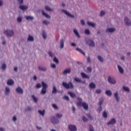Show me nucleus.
<instances>
[{
	"label": "nucleus",
	"instance_id": "22",
	"mask_svg": "<svg viewBox=\"0 0 131 131\" xmlns=\"http://www.w3.org/2000/svg\"><path fill=\"white\" fill-rule=\"evenodd\" d=\"M25 18L28 21H33L34 20V17L32 16H26Z\"/></svg>",
	"mask_w": 131,
	"mask_h": 131
},
{
	"label": "nucleus",
	"instance_id": "34",
	"mask_svg": "<svg viewBox=\"0 0 131 131\" xmlns=\"http://www.w3.org/2000/svg\"><path fill=\"white\" fill-rule=\"evenodd\" d=\"M45 9L48 12H53V11H54V10H53V9L50 8V6H45Z\"/></svg>",
	"mask_w": 131,
	"mask_h": 131
},
{
	"label": "nucleus",
	"instance_id": "51",
	"mask_svg": "<svg viewBox=\"0 0 131 131\" xmlns=\"http://www.w3.org/2000/svg\"><path fill=\"white\" fill-rule=\"evenodd\" d=\"M56 117H57V118H61V117H62L63 115L60 114L59 113H57L56 114Z\"/></svg>",
	"mask_w": 131,
	"mask_h": 131
},
{
	"label": "nucleus",
	"instance_id": "60",
	"mask_svg": "<svg viewBox=\"0 0 131 131\" xmlns=\"http://www.w3.org/2000/svg\"><path fill=\"white\" fill-rule=\"evenodd\" d=\"M87 70L88 71H89V72H92V68H91L90 67H89L87 68Z\"/></svg>",
	"mask_w": 131,
	"mask_h": 131
},
{
	"label": "nucleus",
	"instance_id": "28",
	"mask_svg": "<svg viewBox=\"0 0 131 131\" xmlns=\"http://www.w3.org/2000/svg\"><path fill=\"white\" fill-rule=\"evenodd\" d=\"M74 33H75V35L78 37V38H80V35L79 34V33L77 30L74 29Z\"/></svg>",
	"mask_w": 131,
	"mask_h": 131
},
{
	"label": "nucleus",
	"instance_id": "33",
	"mask_svg": "<svg viewBox=\"0 0 131 131\" xmlns=\"http://www.w3.org/2000/svg\"><path fill=\"white\" fill-rule=\"evenodd\" d=\"M57 93H58V90H57V88H56L55 86H53V90L52 91V94H57Z\"/></svg>",
	"mask_w": 131,
	"mask_h": 131
},
{
	"label": "nucleus",
	"instance_id": "49",
	"mask_svg": "<svg viewBox=\"0 0 131 131\" xmlns=\"http://www.w3.org/2000/svg\"><path fill=\"white\" fill-rule=\"evenodd\" d=\"M89 126L90 131H95V130L94 129V127L93 126V125H92V124H89Z\"/></svg>",
	"mask_w": 131,
	"mask_h": 131
},
{
	"label": "nucleus",
	"instance_id": "11",
	"mask_svg": "<svg viewBox=\"0 0 131 131\" xmlns=\"http://www.w3.org/2000/svg\"><path fill=\"white\" fill-rule=\"evenodd\" d=\"M107 80L110 83H111L112 84H115L116 83V80L114 79V78H112L111 77H108Z\"/></svg>",
	"mask_w": 131,
	"mask_h": 131
},
{
	"label": "nucleus",
	"instance_id": "17",
	"mask_svg": "<svg viewBox=\"0 0 131 131\" xmlns=\"http://www.w3.org/2000/svg\"><path fill=\"white\" fill-rule=\"evenodd\" d=\"M41 13H42V15H43V16H45V17L47 18V19H51V15L45 12V11L43 10H41Z\"/></svg>",
	"mask_w": 131,
	"mask_h": 131
},
{
	"label": "nucleus",
	"instance_id": "30",
	"mask_svg": "<svg viewBox=\"0 0 131 131\" xmlns=\"http://www.w3.org/2000/svg\"><path fill=\"white\" fill-rule=\"evenodd\" d=\"M76 51H77L78 52H79V53H81V54H82V55H83V56H85V53H84V52H83V51H82L81 50V49L79 48H77L76 49Z\"/></svg>",
	"mask_w": 131,
	"mask_h": 131
},
{
	"label": "nucleus",
	"instance_id": "13",
	"mask_svg": "<svg viewBox=\"0 0 131 131\" xmlns=\"http://www.w3.org/2000/svg\"><path fill=\"white\" fill-rule=\"evenodd\" d=\"M16 93H18V94H20L21 95H23V94H24V93L23 89H22L21 88L20 86H18L16 89Z\"/></svg>",
	"mask_w": 131,
	"mask_h": 131
},
{
	"label": "nucleus",
	"instance_id": "56",
	"mask_svg": "<svg viewBox=\"0 0 131 131\" xmlns=\"http://www.w3.org/2000/svg\"><path fill=\"white\" fill-rule=\"evenodd\" d=\"M52 107L53 108H54V109H58V106H57V104H52Z\"/></svg>",
	"mask_w": 131,
	"mask_h": 131
},
{
	"label": "nucleus",
	"instance_id": "16",
	"mask_svg": "<svg viewBox=\"0 0 131 131\" xmlns=\"http://www.w3.org/2000/svg\"><path fill=\"white\" fill-rule=\"evenodd\" d=\"M71 73V69H66L64 70L63 72V75H66L67 74H70Z\"/></svg>",
	"mask_w": 131,
	"mask_h": 131
},
{
	"label": "nucleus",
	"instance_id": "45",
	"mask_svg": "<svg viewBox=\"0 0 131 131\" xmlns=\"http://www.w3.org/2000/svg\"><path fill=\"white\" fill-rule=\"evenodd\" d=\"M95 93L98 94V95L102 94V90H101V89H97L95 91Z\"/></svg>",
	"mask_w": 131,
	"mask_h": 131
},
{
	"label": "nucleus",
	"instance_id": "6",
	"mask_svg": "<svg viewBox=\"0 0 131 131\" xmlns=\"http://www.w3.org/2000/svg\"><path fill=\"white\" fill-rule=\"evenodd\" d=\"M86 43L92 48L95 47V42L92 39H88L86 40Z\"/></svg>",
	"mask_w": 131,
	"mask_h": 131
},
{
	"label": "nucleus",
	"instance_id": "4",
	"mask_svg": "<svg viewBox=\"0 0 131 131\" xmlns=\"http://www.w3.org/2000/svg\"><path fill=\"white\" fill-rule=\"evenodd\" d=\"M4 33L7 37H12L14 36L15 33L13 30H6L4 31Z\"/></svg>",
	"mask_w": 131,
	"mask_h": 131
},
{
	"label": "nucleus",
	"instance_id": "35",
	"mask_svg": "<svg viewBox=\"0 0 131 131\" xmlns=\"http://www.w3.org/2000/svg\"><path fill=\"white\" fill-rule=\"evenodd\" d=\"M87 24L89 25V26H92V27H95V26H96V24H95V23L91 21H88Z\"/></svg>",
	"mask_w": 131,
	"mask_h": 131
},
{
	"label": "nucleus",
	"instance_id": "21",
	"mask_svg": "<svg viewBox=\"0 0 131 131\" xmlns=\"http://www.w3.org/2000/svg\"><path fill=\"white\" fill-rule=\"evenodd\" d=\"M38 69L39 71H42L43 72H46V71H47V68L45 67H42L39 66L38 67Z\"/></svg>",
	"mask_w": 131,
	"mask_h": 131
},
{
	"label": "nucleus",
	"instance_id": "48",
	"mask_svg": "<svg viewBox=\"0 0 131 131\" xmlns=\"http://www.w3.org/2000/svg\"><path fill=\"white\" fill-rule=\"evenodd\" d=\"M31 110H32L31 106H28L27 108H26L25 111H26L27 112H29V111H31Z\"/></svg>",
	"mask_w": 131,
	"mask_h": 131
},
{
	"label": "nucleus",
	"instance_id": "10",
	"mask_svg": "<svg viewBox=\"0 0 131 131\" xmlns=\"http://www.w3.org/2000/svg\"><path fill=\"white\" fill-rule=\"evenodd\" d=\"M124 23L126 26H131V21L127 17H124Z\"/></svg>",
	"mask_w": 131,
	"mask_h": 131
},
{
	"label": "nucleus",
	"instance_id": "53",
	"mask_svg": "<svg viewBox=\"0 0 131 131\" xmlns=\"http://www.w3.org/2000/svg\"><path fill=\"white\" fill-rule=\"evenodd\" d=\"M41 88V84L39 83H38L36 85V89H40Z\"/></svg>",
	"mask_w": 131,
	"mask_h": 131
},
{
	"label": "nucleus",
	"instance_id": "63",
	"mask_svg": "<svg viewBox=\"0 0 131 131\" xmlns=\"http://www.w3.org/2000/svg\"><path fill=\"white\" fill-rule=\"evenodd\" d=\"M77 63L78 65H81L82 66H83V63L80 61H77Z\"/></svg>",
	"mask_w": 131,
	"mask_h": 131
},
{
	"label": "nucleus",
	"instance_id": "57",
	"mask_svg": "<svg viewBox=\"0 0 131 131\" xmlns=\"http://www.w3.org/2000/svg\"><path fill=\"white\" fill-rule=\"evenodd\" d=\"M18 5H22L23 4L24 0H17Z\"/></svg>",
	"mask_w": 131,
	"mask_h": 131
},
{
	"label": "nucleus",
	"instance_id": "64",
	"mask_svg": "<svg viewBox=\"0 0 131 131\" xmlns=\"http://www.w3.org/2000/svg\"><path fill=\"white\" fill-rule=\"evenodd\" d=\"M51 67L52 68H53L54 69H55V68H56V64H51Z\"/></svg>",
	"mask_w": 131,
	"mask_h": 131
},
{
	"label": "nucleus",
	"instance_id": "8",
	"mask_svg": "<svg viewBox=\"0 0 131 131\" xmlns=\"http://www.w3.org/2000/svg\"><path fill=\"white\" fill-rule=\"evenodd\" d=\"M51 122L53 124H58L59 122V119L55 117H52L51 118Z\"/></svg>",
	"mask_w": 131,
	"mask_h": 131
},
{
	"label": "nucleus",
	"instance_id": "44",
	"mask_svg": "<svg viewBox=\"0 0 131 131\" xmlns=\"http://www.w3.org/2000/svg\"><path fill=\"white\" fill-rule=\"evenodd\" d=\"M53 61L56 63V64H59V59L56 57H54L53 58Z\"/></svg>",
	"mask_w": 131,
	"mask_h": 131
},
{
	"label": "nucleus",
	"instance_id": "39",
	"mask_svg": "<svg viewBox=\"0 0 131 131\" xmlns=\"http://www.w3.org/2000/svg\"><path fill=\"white\" fill-rule=\"evenodd\" d=\"M98 59L99 61H100V62H101V63L104 62V59L103 58V57L102 56H98Z\"/></svg>",
	"mask_w": 131,
	"mask_h": 131
},
{
	"label": "nucleus",
	"instance_id": "46",
	"mask_svg": "<svg viewBox=\"0 0 131 131\" xmlns=\"http://www.w3.org/2000/svg\"><path fill=\"white\" fill-rule=\"evenodd\" d=\"M85 34H86L87 35H90L91 34V32L89 29L85 30Z\"/></svg>",
	"mask_w": 131,
	"mask_h": 131
},
{
	"label": "nucleus",
	"instance_id": "7",
	"mask_svg": "<svg viewBox=\"0 0 131 131\" xmlns=\"http://www.w3.org/2000/svg\"><path fill=\"white\" fill-rule=\"evenodd\" d=\"M61 12L62 13H64V14H65L67 16H68L69 17H70V18H72L73 19H74V18H75V16L74 15L70 14V13L67 11V10L62 9L61 10Z\"/></svg>",
	"mask_w": 131,
	"mask_h": 131
},
{
	"label": "nucleus",
	"instance_id": "24",
	"mask_svg": "<svg viewBox=\"0 0 131 131\" xmlns=\"http://www.w3.org/2000/svg\"><path fill=\"white\" fill-rule=\"evenodd\" d=\"M27 41H34V37H33V36H31V35H29Z\"/></svg>",
	"mask_w": 131,
	"mask_h": 131
},
{
	"label": "nucleus",
	"instance_id": "23",
	"mask_svg": "<svg viewBox=\"0 0 131 131\" xmlns=\"http://www.w3.org/2000/svg\"><path fill=\"white\" fill-rule=\"evenodd\" d=\"M106 32H114L115 31V28H108L106 29Z\"/></svg>",
	"mask_w": 131,
	"mask_h": 131
},
{
	"label": "nucleus",
	"instance_id": "61",
	"mask_svg": "<svg viewBox=\"0 0 131 131\" xmlns=\"http://www.w3.org/2000/svg\"><path fill=\"white\" fill-rule=\"evenodd\" d=\"M13 121H17V117L16 116H14L12 118Z\"/></svg>",
	"mask_w": 131,
	"mask_h": 131
},
{
	"label": "nucleus",
	"instance_id": "18",
	"mask_svg": "<svg viewBox=\"0 0 131 131\" xmlns=\"http://www.w3.org/2000/svg\"><path fill=\"white\" fill-rule=\"evenodd\" d=\"M41 13H42V15H43V16H45V17L47 18V19H51V15L45 12V11L43 10H41Z\"/></svg>",
	"mask_w": 131,
	"mask_h": 131
},
{
	"label": "nucleus",
	"instance_id": "25",
	"mask_svg": "<svg viewBox=\"0 0 131 131\" xmlns=\"http://www.w3.org/2000/svg\"><path fill=\"white\" fill-rule=\"evenodd\" d=\"M68 94L70 95V97H71V98H76V95L75 94V93H74V92H69L68 93Z\"/></svg>",
	"mask_w": 131,
	"mask_h": 131
},
{
	"label": "nucleus",
	"instance_id": "3",
	"mask_svg": "<svg viewBox=\"0 0 131 131\" xmlns=\"http://www.w3.org/2000/svg\"><path fill=\"white\" fill-rule=\"evenodd\" d=\"M41 85L42 88L41 91V94L42 95H46V94H47V89H48V84H47L45 81H42Z\"/></svg>",
	"mask_w": 131,
	"mask_h": 131
},
{
	"label": "nucleus",
	"instance_id": "58",
	"mask_svg": "<svg viewBox=\"0 0 131 131\" xmlns=\"http://www.w3.org/2000/svg\"><path fill=\"white\" fill-rule=\"evenodd\" d=\"M80 23L81 24V25H85V22L84 21V20L83 19H82L80 20Z\"/></svg>",
	"mask_w": 131,
	"mask_h": 131
},
{
	"label": "nucleus",
	"instance_id": "14",
	"mask_svg": "<svg viewBox=\"0 0 131 131\" xmlns=\"http://www.w3.org/2000/svg\"><path fill=\"white\" fill-rule=\"evenodd\" d=\"M81 75L82 76V78L83 79H90L91 78V77L86 74L85 73L82 72L81 73Z\"/></svg>",
	"mask_w": 131,
	"mask_h": 131
},
{
	"label": "nucleus",
	"instance_id": "62",
	"mask_svg": "<svg viewBox=\"0 0 131 131\" xmlns=\"http://www.w3.org/2000/svg\"><path fill=\"white\" fill-rule=\"evenodd\" d=\"M64 98L65 99V100H66L67 101H69L70 99L69 97L67 96H64Z\"/></svg>",
	"mask_w": 131,
	"mask_h": 131
},
{
	"label": "nucleus",
	"instance_id": "32",
	"mask_svg": "<svg viewBox=\"0 0 131 131\" xmlns=\"http://www.w3.org/2000/svg\"><path fill=\"white\" fill-rule=\"evenodd\" d=\"M105 94L107 96H108V97H111V96H112V92L111 91V90H106L105 91Z\"/></svg>",
	"mask_w": 131,
	"mask_h": 131
},
{
	"label": "nucleus",
	"instance_id": "54",
	"mask_svg": "<svg viewBox=\"0 0 131 131\" xmlns=\"http://www.w3.org/2000/svg\"><path fill=\"white\" fill-rule=\"evenodd\" d=\"M87 62L88 63H89V64H91L92 63V60H91V57L88 56L87 57Z\"/></svg>",
	"mask_w": 131,
	"mask_h": 131
},
{
	"label": "nucleus",
	"instance_id": "5",
	"mask_svg": "<svg viewBox=\"0 0 131 131\" xmlns=\"http://www.w3.org/2000/svg\"><path fill=\"white\" fill-rule=\"evenodd\" d=\"M103 103H104V99L103 98H101L99 99V102L98 103L99 107L97 109V111L100 112L103 110V107H102V105H103Z\"/></svg>",
	"mask_w": 131,
	"mask_h": 131
},
{
	"label": "nucleus",
	"instance_id": "2",
	"mask_svg": "<svg viewBox=\"0 0 131 131\" xmlns=\"http://www.w3.org/2000/svg\"><path fill=\"white\" fill-rule=\"evenodd\" d=\"M62 85H63L66 90H69V89L73 90V89H74V85L71 81H69L68 83L66 82H62Z\"/></svg>",
	"mask_w": 131,
	"mask_h": 131
},
{
	"label": "nucleus",
	"instance_id": "26",
	"mask_svg": "<svg viewBox=\"0 0 131 131\" xmlns=\"http://www.w3.org/2000/svg\"><path fill=\"white\" fill-rule=\"evenodd\" d=\"M118 68L120 73H121V74H123V73H124V70H123L122 67H121V66L118 65Z\"/></svg>",
	"mask_w": 131,
	"mask_h": 131
},
{
	"label": "nucleus",
	"instance_id": "15",
	"mask_svg": "<svg viewBox=\"0 0 131 131\" xmlns=\"http://www.w3.org/2000/svg\"><path fill=\"white\" fill-rule=\"evenodd\" d=\"M19 9H20V10H21V11H27V10H28V6L20 5L19 6Z\"/></svg>",
	"mask_w": 131,
	"mask_h": 131
},
{
	"label": "nucleus",
	"instance_id": "27",
	"mask_svg": "<svg viewBox=\"0 0 131 131\" xmlns=\"http://www.w3.org/2000/svg\"><path fill=\"white\" fill-rule=\"evenodd\" d=\"M89 88L92 90H94V89H96V84L94 82H91L89 84Z\"/></svg>",
	"mask_w": 131,
	"mask_h": 131
},
{
	"label": "nucleus",
	"instance_id": "50",
	"mask_svg": "<svg viewBox=\"0 0 131 131\" xmlns=\"http://www.w3.org/2000/svg\"><path fill=\"white\" fill-rule=\"evenodd\" d=\"M82 120L84 122H86V121H89V119L86 118L85 116H83Z\"/></svg>",
	"mask_w": 131,
	"mask_h": 131
},
{
	"label": "nucleus",
	"instance_id": "31",
	"mask_svg": "<svg viewBox=\"0 0 131 131\" xmlns=\"http://www.w3.org/2000/svg\"><path fill=\"white\" fill-rule=\"evenodd\" d=\"M38 113H39V114L40 115H41V116H45V113H46V110H43V111H41L40 110L38 111Z\"/></svg>",
	"mask_w": 131,
	"mask_h": 131
},
{
	"label": "nucleus",
	"instance_id": "38",
	"mask_svg": "<svg viewBox=\"0 0 131 131\" xmlns=\"http://www.w3.org/2000/svg\"><path fill=\"white\" fill-rule=\"evenodd\" d=\"M1 68L3 69V70L5 71V70L7 69V64L6 63L2 64Z\"/></svg>",
	"mask_w": 131,
	"mask_h": 131
},
{
	"label": "nucleus",
	"instance_id": "47",
	"mask_svg": "<svg viewBox=\"0 0 131 131\" xmlns=\"http://www.w3.org/2000/svg\"><path fill=\"white\" fill-rule=\"evenodd\" d=\"M43 24H45V25H49L50 24V21H48V20H44L42 21Z\"/></svg>",
	"mask_w": 131,
	"mask_h": 131
},
{
	"label": "nucleus",
	"instance_id": "41",
	"mask_svg": "<svg viewBox=\"0 0 131 131\" xmlns=\"http://www.w3.org/2000/svg\"><path fill=\"white\" fill-rule=\"evenodd\" d=\"M86 115L90 120H93V116H92V115H91L90 113H87L86 114Z\"/></svg>",
	"mask_w": 131,
	"mask_h": 131
},
{
	"label": "nucleus",
	"instance_id": "43",
	"mask_svg": "<svg viewBox=\"0 0 131 131\" xmlns=\"http://www.w3.org/2000/svg\"><path fill=\"white\" fill-rule=\"evenodd\" d=\"M123 90L125 92H129V88H128V87H126V86H123Z\"/></svg>",
	"mask_w": 131,
	"mask_h": 131
},
{
	"label": "nucleus",
	"instance_id": "59",
	"mask_svg": "<svg viewBox=\"0 0 131 131\" xmlns=\"http://www.w3.org/2000/svg\"><path fill=\"white\" fill-rule=\"evenodd\" d=\"M5 91H6V93H8V94H9V93H10V89L8 87H6Z\"/></svg>",
	"mask_w": 131,
	"mask_h": 131
},
{
	"label": "nucleus",
	"instance_id": "37",
	"mask_svg": "<svg viewBox=\"0 0 131 131\" xmlns=\"http://www.w3.org/2000/svg\"><path fill=\"white\" fill-rule=\"evenodd\" d=\"M102 116L104 118H107V117H108V114L107 113V112H106V111H103L102 113Z\"/></svg>",
	"mask_w": 131,
	"mask_h": 131
},
{
	"label": "nucleus",
	"instance_id": "42",
	"mask_svg": "<svg viewBox=\"0 0 131 131\" xmlns=\"http://www.w3.org/2000/svg\"><path fill=\"white\" fill-rule=\"evenodd\" d=\"M42 36L44 39H47V34L43 31L42 32Z\"/></svg>",
	"mask_w": 131,
	"mask_h": 131
},
{
	"label": "nucleus",
	"instance_id": "19",
	"mask_svg": "<svg viewBox=\"0 0 131 131\" xmlns=\"http://www.w3.org/2000/svg\"><path fill=\"white\" fill-rule=\"evenodd\" d=\"M114 95V98L116 99L117 102L119 103V102H120V98L118 97V92H116Z\"/></svg>",
	"mask_w": 131,
	"mask_h": 131
},
{
	"label": "nucleus",
	"instance_id": "29",
	"mask_svg": "<svg viewBox=\"0 0 131 131\" xmlns=\"http://www.w3.org/2000/svg\"><path fill=\"white\" fill-rule=\"evenodd\" d=\"M60 46V49H63L64 48V39H61L59 42Z\"/></svg>",
	"mask_w": 131,
	"mask_h": 131
},
{
	"label": "nucleus",
	"instance_id": "55",
	"mask_svg": "<svg viewBox=\"0 0 131 131\" xmlns=\"http://www.w3.org/2000/svg\"><path fill=\"white\" fill-rule=\"evenodd\" d=\"M48 54L49 57H51V58H53V56H54V53H53V52L49 51L48 52Z\"/></svg>",
	"mask_w": 131,
	"mask_h": 131
},
{
	"label": "nucleus",
	"instance_id": "52",
	"mask_svg": "<svg viewBox=\"0 0 131 131\" xmlns=\"http://www.w3.org/2000/svg\"><path fill=\"white\" fill-rule=\"evenodd\" d=\"M17 21L18 23H21L22 22V18L20 16L18 17L17 18Z\"/></svg>",
	"mask_w": 131,
	"mask_h": 131
},
{
	"label": "nucleus",
	"instance_id": "12",
	"mask_svg": "<svg viewBox=\"0 0 131 131\" xmlns=\"http://www.w3.org/2000/svg\"><path fill=\"white\" fill-rule=\"evenodd\" d=\"M116 123V119L115 118H112L109 122L107 123V125H111L115 124Z\"/></svg>",
	"mask_w": 131,
	"mask_h": 131
},
{
	"label": "nucleus",
	"instance_id": "1",
	"mask_svg": "<svg viewBox=\"0 0 131 131\" xmlns=\"http://www.w3.org/2000/svg\"><path fill=\"white\" fill-rule=\"evenodd\" d=\"M77 100L78 101L76 103L77 107H83L84 110H89V104L85 102H82V99L80 97H77Z\"/></svg>",
	"mask_w": 131,
	"mask_h": 131
},
{
	"label": "nucleus",
	"instance_id": "40",
	"mask_svg": "<svg viewBox=\"0 0 131 131\" xmlns=\"http://www.w3.org/2000/svg\"><path fill=\"white\" fill-rule=\"evenodd\" d=\"M74 80L78 83H80L81 82V80L78 78H75Z\"/></svg>",
	"mask_w": 131,
	"mask_h": 131
},
{
	"label": "nucleus",
	"instance_id": "36",
	"mask_svg": "<svg viewBox=\"0 0 131 131\" xmlns=\"http://www.w3.org/2000/svg\"><path fill=\"white\" fill-rule=\"evenodd\" d=\"M31 98H32V99L34 100V102H35V103H37V101H38L37 97L33 95H31Z\"/></svg>",
	"mask_w": 131,
	"mask_h": 131
},
{
	"label": "nucleus",
	"instance_id": "9",
	"mask_svg": "<svg viewBox=\"0 0 131 131\" xmlns=\"http://www.w3.org/2000/svg\"><path fill=\"white\" fill-rule=\"evenodd\" d=\"M68 129L70 131H77V127L74 124H69L68 126Z\"/></svg>",
	"mask_w": 131,
	"mask_h": 131
},
{
	"label": "nucleus",
	"instance_id": "20",
	"mask_svg": "<svg viewBox=\"0 0 131 131\" xmlns=\"http://www.w3.org/2000/svg\"><path fill=\"white\" fill-rule=\"evenodd\" d=\"M7 83L8 85H13L14 83V80H13L12 79H10L8 80Z\"/></svg>",
	"mask_w": 131,
	"mask_h": 131
}]
</instances>
